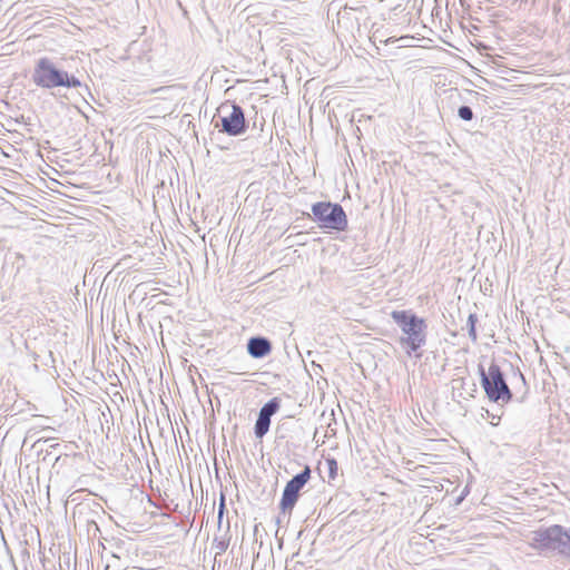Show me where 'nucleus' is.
Instances as JSON below:
<instances>
[{
  "instance_id": "nucleus-1",
  "label": "nucleus",
  "mask_w": 570,
  "mask_h": 570,
  "mask_svg": "<svg viewBox=\"0 0 570 570\" xmlns=\"http://www.w3.org/2000/svg\"><path fill=\"white\" fill-rule=\"evenodd\" d=\"M391 317L401 330L402 335L399 337V343L405 348L409 356L426 344L428 325L424 318L411 309L392 311Z\"/></svg>"
},
{
  "instance_id": "nucleus-2",
  "label": "nucleus",
  "mask_w": 570,
  "mask_h": 570,
  "mask_svg": "<svg viewBox=\"0 0 570 570\" xmlns=\"http://www.w3.org/2000/svg\"><path fill=\"white\" fill-rule=\"evenodd\" d=\"M529 544L544 556L559 554L570 559V528L553 524L532 532Z\"/></svg>"
},
{
  "instance_id": "nucleus-3",
  "label": "nucleus",
  "mask_w": 570,
  "mask_h": 570,
  "mask_svg": "<svg viewBox=\"0 0 570 570\" xmlns=\"http://www.w3.org/2000/svg\"><path fill=\"white\" fill-rule=\"evenodd\" d=\"M32 82L42 89L80 88L81 81L68 71L59 68L50 58L41 57L37 60L31 76Z\"/></svg>"
},
{
  "instance_id": "nucleus-4",
  "label": "nucleus",
  "mask_w": 570,
  "mask_h": 570,
  "mask_svg": "<svg viewBox=\"0 0 570 570\" xmlns=\"http://www.w3.org/2000/svg\"><path fill=\"white\" fill-rule=\"evenodd\" d=\"M480 382L488 399L495 403L505 404L512 400V392L507 384L504 373L501 367L492 362L488 372L479 365Z\"/></svg>"
},
{
  "instance_id": "nucleus-5",
  "label": "nucleus",
  "mask_w": 570,
  "mask_h": 570,
  "mask_svg": "<svg viewBox=\"0 0 570 570\" xmlns=\"http://www.w3.org/2000/svg\"><path fill=\"white\" fill-rule=\"evenodd\" d=\"M313 220L320 228L335 232H344L347 228V216L343 207L337 203L317 202L312 205Z\"/></svg>"
},
{
  "instance_id": "nucleus-6",
  "label": "nucleus",
  "mask_w": 570,
  "mask_h": 570,
  "mask_svg": "<svg viewBox=\"0 0 570 570\" xmlns=\"http://www.w3.org/2000/svg\"><path fill=\"white\" fill-rule=\"evenodd\" d=\"M219 122L215 125L219 128L220 132H224L232 137L242 136L246 132L248 124L245 119L243 108L233 102L232 105H222L218 108Z\"/></svg>"
},
{
  "instance_id": "nucleus-7",
  "label": "nucleus",
  "mask_w": 570,
  "mask_h": 570,
  "mask_svg": "<svg viewBox=\"0 0 570 570\" xmlns=\"http://www.w3.org/2000/svg\"><path fill=\"white\" fill-rule=\"evenodd\" d=\"M311 479V468H305L287 481L279 501V509L283 513H291L298 501L301 490Z\"/></svg>"
},
{
  "instance_id": "nucleus-8",
  "label": "nucleus",
  "mask_w": 570,
  "mask_h": 570,
  "mask_svg": "<svg viewBox=\"0 0 570 570\" xmlns=\"http://www.w3.org/2000/svg\"><path fill=\"white\" fill-rule=\"evenodd\" d=\"M272 351V343L263 336L250 337L247 342V352L254 358H263Z\"/></svg>"
},
{
  "instance_id": "nucleus-9",
  "label": "nucleus",
  "mask_w": 570,
  "mask_h": 570,
  "mask_svg": "<svg viewBox=\"0 0 570 570\" xmlns=\"http://www.w3.org/2000/svg\"><path fill=\"white\" fill-rule=\"evenodd\" d=\"M279 407L281 400L278 397H273L261 407L258 414L271 420L272 416L278 412Z\"/></svg>"
},
{
  "instance_id": "nucleus-10",
  "label": "nucleus",
  "mask_w": 570,
  "mask_h": 570,
  "mask_svg": "<svg viewBox=\"0 0 570 570\" xmlns=\"http://www.w3.org/2000/svg\"><path fill=\"white\" fill-rule=\"evenodd\" d=\"M271 426V420L266 416H262L258 414L255 425H254V434L257 439L264 438Z\"/></svg>"
},
{
  "instance_id": "nucleus-11",
  "label": "nucleus",
  "mask_w": 570,
  "mask_h": 570,
  "mask_svg": "<svg viewBox=\"0 0 570 570\" xmlns=\"http://www.w3.org/2000/svg\"><path fill=\"white\" fill-rule=\"evenodd\" d=\"M476 322H478L476 314H474V313L470 314L468 317L466 327H468L469 337L471 338V341L473 343H475L478 340V334H476V328H475Z\"/></svg>"
},
{
  "instance_id": "nucleus-12",
  "label": "nucleus",
  "mask_w": 570,
  "mask_h": 570,
  "mask_svg": "<svg viewBox=\"0 0 570 570\" xmlns=\"http://www.w3.org/2000/svg\"><path fill=\"white\" fill-rule=\"evenodd\" d=\"M458 116L464 121H471L474 117L473 110L469 106H461L458 109Z\"/></svg>"
},
{
  "instance_id": "nucleus-13",
  "label": "nucleus",
  "mask_w": 570,
  "mask_h": 570,
  "mask_svg": "<svg viewBox=\"0 0 570 570\" xmlns=\"http://www.w3.org/2000/svg\"><path fill=\"white\" fill-rule=\"evenodd\" d=\"M326 464H327V468H328V478L330 479H335V476L337 475V462L335 459H326Z\"/></svg>"
},
{
  "instance_id": "nucleus-14",
  "label": "nucleus",
  "mask_w": 570,
  "mask_h": 570,
  "mask_svg": "<svg viewBox=\"0 0 570 570\" xmlns=\"http://www.w3.org/2000/svg\"><path fill=\"white\" fill-rule=\"evenodd\" d=\"M514 375L518 376V379L521 381L522 385L524 386V393L523 395L519 399V402H523L524 401V397L528 393V387H527V382H525V377L524 375L520 372V370H515L514 371Z\"/></svg>"
},
{
  "instance_id": "nucleus-15",
  "label": "nucleus",
  "mask_w": 570,
  "mask_h": 570,
  "mask_svg": "<svg viewBox=\"0 0 570 570\" xmlns=\"http://www.w3.org/2000/svg\"><path fill=\"white\" fill-rule=\"evenodd\" d=\"M225 509H226L225 495L222 493L220 499H219V507H218V522L219 523L222 522Z\"/></svg>"
},
{
  "instance_id": "nucleus-16",
  "label": "nucleus",
  "mask_w": 570,
  "mask_h": 570,
  "mask_svg": "<svg viewBox=\"0 0 570 570\" xmlns=\"http://www.w3.org/2000/svg\"><path fill=\"white\" fill-rule=\"evenodd\" d=\"M396 40H397V39H395V38H393V37H390V38H387L386 40H384L383 42H384L385 45H389V43H394Z\"/></svg>"
}]
</instances>
